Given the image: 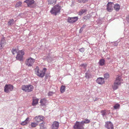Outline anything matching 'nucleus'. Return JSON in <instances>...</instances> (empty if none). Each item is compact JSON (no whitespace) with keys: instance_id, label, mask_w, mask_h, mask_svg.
<instances>
[{"instance_id":"f257e3e1","label":"nucleus","mask_w":129,"mask_h":129,"mask_svg":"<svg viewBox=\"0 0 129 129\" xmlns=\"http://www.w3.org/2000/svg\"><path fill=\"white\" fill-rule=\"evenodd\" d=\"M61 9V8L60 6H59L58 4H57L54 6L52 8L50 11V12L51 14L56 15L60 13Z\"/></svg>"},{"instance_id":"f03ea898","label":"nucleus","mask_w":129,"mask_h":129,"mask_svg":"<svg viewBox=\"0 0 129 129\" xmlns=\"http://www.w3.org/2000/svg\"><path fill=\"white\" fill-rule=\"evenodd\" d=\"M122 81L120 76H118L116 78L112 87L113 90H116L118 88V86L120 85Z\"/></svg>"},{"instance_id":"7ed1b4c3","label":"nucleus","mask_w":129,"mask_h":129,"mask_svg":"<svg viewBox=\"0 0 129 129\" xmlns=\"http://www.w3.org/2000/svg\"><path fill=\"white\" fill-rule=\"evenodd\" d=\"M46 69V68H44L43 71H39V67H37L35 70V73L39 77H43L45 74V73Z\"/></svg>"},{"instance_id":"20e7f679","label":"nucleus","mask_w":129,"mask_h":129,"mask_svg":"<svg viewBox=\"0 0 129 129\" xmlns=\"http://www.w3.org/2000/svg\"><path fill=\"white\" fill-rule=\"evenodd\" d=\"M34 87L31 85H24L22 86V89L26 92H30L32 91Z\"/></svg>"},{"instance_id":"39448f33","label":"nucleus","mask_w":129,"mask_h":129,"mask_svg":"<svg viewBox=\"0 0 129 129\" xmlns=\"http://www.w3.org/2000/svg\"><path fill=\"white\" fill-rule=\"evenodd\" d=\"M24 54V52L23 51H19L17 53V55L16 57V59L21 61H23V55Z\"/></svg>"},{"instance_id":"423d86ee","label":"nucleus","mask_w":129,"mask_h":129,"mask_svg":"<svg viewBox=\"0 0 129 129\" xmlns=\"http://www.w3.org/2000/svg\"><path fill=\"white\" fill-rule=\"evenodd\" d=\"M30 8H34L36 7V5L34 0H26L24 1Z\"/></svg>"},{"instance_id":"0eeeda50","label":"nucleus","mask_w":129,"mask_h":129,"mask_svg":"<svg viewBox=\"0 0 129 129\" xmlns=\"http://www.w3.org/2000/svg\"><path fill=\"white\" fill-rule=\"evenodd\" d=\"M84 126L81 122L77 121L74 126V129H84Z\"/></svg>"},{"instance_id":"6e6552de","label":"nucleus","mask_w":129,"mask_h":129,"mask_svg":"<svg viewBox=\"0 0 129 129\" xmlns=\"http://www.w3.org/2000/svg\"><path fill=\"white\" fill-rule=\"evenodd\" d=\"M35 59L31 57L30 58L26 60V64L29 67L32 66L35 61Z\"/></svg>"},{"instance_id":"1a4fd4ad","label":"nucleus","mask_w":129,"mask_h":129,"mask_svg":"<svg viewBox=\"0 0 129 129\" xmlns=\"http://www.w3.org/2000/svg\"><path fill=\"white\" fill-rule=\"evenodd\" d=\"M13 88V86L12 85H6L4 87L5 92L6 93H8L12 90Z\"/></svg>"},{"instance_id":"9d476101","label":"nucleus","mask_w":129,"mask_h":129,"mask_svg":"<svg viewBox=\"0 0 129 129\" xmlns=\"http://www.w3.org/2000/svg\"><path fill=\"white\" fill-rule=\"evenodd\" d=\"M114 4L112 2H109L107 4V9L109 12H111L113 10Z\"/></svg>"},{"instance_id":"9b49d317","label":"nucleus","mask_w":129,"mask_h":129,"mask_svg":"<svg viewBox=\"0 0 129 129\" xmlns=\"http://www.w3.org/2000/svg\"><path fill=\"white\" fill-rule=\"evenodd\" d=\"M105 126L108 129H113V124L110 122H106Z\"/></svg>"},{"instance_id":"f8f14e48","label":"nucleus","mask_w":129,"mask_h":129,"mask_svg":"<svg viewBox=\"0 0 129 129\" xmlns=\"http://www.w3.org/2000/svg\"><path fill=\"white\" fill-rule=\"evenodd\" d=\"M59 126V122L56 121L53 122L51 125L52 129H58Z\"/></svg>"},{"instance_id":"ddd939ff","label":"nucleus","mask_w":129,"mask_h":129,"mask_svg":"<svg viewBox=\"0 0 129 129\" xmlns=\"http://www.w3.org/2000/svg\"><path fill=\"white\" fill-rule=\"evenodd\" d=\"M44 117L42 116H39L38 117L36 116L35 118V121L38 123L39 122L43 121Z\"/></svg>"},{"instance_id":"4468645a","label":"nucleus","mask_w":129,"mask_h":129,"mask_svg":"<svg viewBox=\"0 0 129 129\" xmlns=\"http://www.w3.org/2000/svg\"><path fill=\"white\" fill-rule=\"evenodd\" d=\"M6 44L5 40L4 38L2 39L0 43V48L2 49L4 46Z\"/></svg>"},{"instance_id":"2eb2a0df","label":"nucleus","mask_w":129,"mask_h":129,"mask_svg":"<svg viewBox=\"0 0 129 129\" xmlns=\"http://www.w3.org/2000/svg\"><path fill=\"white\" fill-rule=\"evenodd\" d=\"M96 82L99 84H102L104 82V78L101 77L99 78L96 80Z\"/></svg>"},{"instance_id":"dca6fc26","label":"nucleus","mask_w":129,"mask_h":129,"mask_svg":"<svg viewBox=\"0 0 129 129\" xmlns=\"http://www.w3.org/2000/svg\"><path fill=\"white\" fill-rule=\"evenodd\" d=\"M39 99H38L34 98L33 99L32 105L34 106H36L38 103Z\"/></svg>"},{"instance_id":"f3484780","label":"nucleus","mask_w":129,"mask_h":129,"mask_svg":"<svg viewBox=\"0 0 129 129\" xmlns=\"http://www.w3.org/2000/svg\"><path fill=\"white\" fill-rule=\"evenodd\" d=\"M46 102L47 100L45 98L41 99L40 102L41 103L40 105L42 106H45Z\"/></svg>"},{"instance_id":"a211bd4d","label":"nucleus","mask_w":129,"mask_h":129,"mask_svg":"<svg viewBox=\"0 0 129 129\" xmlns=\"http://www.w3.org/2000/svg\"><path fill=\"white\" fill-rule=\"evenodd\" d=\"M47 1L48 4L54 5L56 3L57 0H47Z\"/></svg>"},{"instance_id":"6ab92c4d","label":"nucleus","mask_w":129,"mask_h":129,"mask_svg":"<svg viewBox=\"0 0 129 129\" xmlns=\"http://www.w3.org/2000/svg\"><path fill=\"white\" fill-rule=\"evenodd\" d=\"M114 9L116 11H118L120 8V6L119 4H116L114 5Z\"/></svg>"},{"instance_id":"aec40b11","label":"nucleus","mask_w":129,"mask_h":129,"mask_svg":"<svg viewBox=\"0 0 129 129\" xmlns=\"http://www.w3.org/2000/svg\"><path fill=\"white\" fill-rule=\"evenodd\" d=\"M90 120L88 119H85L84 120H83L82 121H81L83 125L84 126V124L88 123L90 122Z\"/></svg>"},{"instance_id":"412c9836","label":"nucleus","mask_w":129,"mask_h":129,"mask_svg":"<svg viewBox=\"0 0 129 129\" xmlns=\"http://www.w3.org/2000/svg\"><path fill=\"white\" fill-rule=\"evenodd\" d=\"M45 124V122H43L41 123L39 125L40 126V129H45L46 127H45L44 124Z\"/></svg>"},{"instance_id":"4be33fe9","label":"nucleus","mask_w":129,"mask_h":129,"mask_svg":"<svg viewBox=\"0 0 129 129\" xmlns=\"http://www.w3.org/2000/svg\"><path fill=\"white\" fill-rule=\"evenodd\" d=\"M14 23V21L13 19H10L8 23V25H11L13 24Z\"/></svg>"},{"instance_id":"5701e85b","label":"nucleus","mask_w":129,"mask_h":129,"mask_svg":"<svg viewBox=\"0 0 129 129\" xmlns=\"http://www.w3.org/2000/svg\"><path fill=\"white\" fill-rule=\"evenodd\" d=\"M105 61L104 59H101L99 62L100 65L102 66L104 65L105 63Z\"/></svg>"},{"instance_id":"b1692460","label":"nucleus","mask_w":129,"mask_h":129,"mask_svg":"<svg viewBox=\"0 0 129 129\" xmlns=\"http://www.w3.org/2000/svg\"><path fill=\"white\" fill-rule=\"evenodd\" d=\"M65 87L64 86L62 85L61 87L60 91L61 93H62L65 91Z\"/></svg>"},{"instance_id":"393cba45","label":"nucleus","mask_w":129,"mask_h":129,"mask_svg":"<svg viewBox=\"0 0 129 129\" xmlns=\"http://www.w3.org/2000/svg\"><path fill=\"white\" fill-rule=\"evenodd\" d=\"M38 125V123L37 122L36 123L34 122H32L31 124V126L33 127H36Z\"/></svg>"},{"instance_id":"a878e982","label":"nucleus","mask_w":129,"mask_h":129,"mask_svg":"<svg viewBox=\"0 0 129 129\" xmlns=\"http://www.w3.org/2000/svg\"><path fill=\"white\" fill-rule=\"evenodd\" d=\"M86 10H85L82 9L79 12V14L80 15H81L83 14L85 12Z\"/></svg>"},{"instance_id":"bb28decb","label":"nucleus","mask_w":129,"mask_h":129,"mask_svg":"<svg viewBox=\"0 0 129 129\" xmlns=\"http://www.w3.org/2000/svg\"><path fill=\"white\" fill-rule=\"evenodd\" d=\"M91 76V74L88 72H87L85 73V77L86 78H89Z\"/></svg>"},{"instance_id":"cd10ccee","label":"nucleus","mask_w":129,"mask_h":129,"mask_svg":"<svg viewBox=\"0 0 129 129\" xmlns=\"http://www.w3.org/2000/svg\"><path fill=\"white\" fill-rule=\"evenodd\" d=\"M68 21L69 22L71 23H73V22L72 19V17H69L68 19Z\"/></svg>"},{"instance_id":"c85d7f7f","label":"nucleus","mask_w":129,"mask_h":129,"mask_svg":"<svg viewBox=\"0 0 129 129\" xmlns=\"http://www.w3.org/2000/svg\"><path fill=\"white\" fill-rule=\"evenodd\" d=\"M101 113H102V115L103 117L104 116H106L107 114L106 110H102Z\"/></svg>"},{"instance_id":"c756f323","label":"nucleus","mask_w":129,"mask_h":129,"mask_svg":"<svg viewBox=\"0 0 129 129\" xmlns=\"http://www.w3.org/2000/svg\"><path fill=\"white\" fill-rule=\"evenodd\" d=\"M78 18L77 17H72V19L73 22V23H75L77 21L78 19Z\"/></svg>"},{"instance_id":"7c9ffc66","label":"nucleus","mask_w":129,"mask_h":129,"mask_svg":"<svg viewBox=\"0 0 129 129\" xmlns=\"http://www.w3.org/2000/svg\"><path fill=\"white\" fill-rule=\"evenodd\" d=\"M22 3L20 2H17L15 5L16 7H19V6H21Z\"/></svg>"},{"instance_id":"2f4dec72","label":"nucleus","mask_w":129,"mask_h":129,"mask_svg":"<svg viewBox=\"0 0 129 129\" xmlns=\"http://www.w3.org/2000/svg\"><path fill=\"white\" fill-rule=\"evenodd\" d=\"M18 50H17L15 49H13L12 50V52L13 55H14L17 52Z\"/></svg>"},{"instance_id":"473e14b6","label":"nucleus","mask_w":129,"mask_h":129,"mask_svg":"<svg viewBox=\"0 0 129 129\" xmlns=\"http://www.w3.org/2000/svg\"><path fill=\"white\" fill-rule=\"evenodd\" d=\"M120 105L119 104H116L114 106V109H119L120 107Z\"/></svg>"},{"instance_id":"72a5a7b5","label":"nucleus","mask_w":129,"mask_h":129,"mask_svg":"<svg viewBox=\"0 0 129 129\" xmlns=\"http://www.w3.org/2000/svg\"><path fill=\"white\" fill-rule=\"evenodd\" d=\"M109 77V75L108 73H106L104 75V78L106 79H107Z\"/></svg>"},{"instance_id":"f704fd0d","label":"nucleus","mask_w":129,"mask_h":129,"mask_svg":"<svg viewBox=\"0 0 129 129\" xmlns=\"http://www.w3.org/2000/svg\"><path fill=\"white\" fill-rule=\"evenodd\" d=\"M87 66V64L86 63L81 64L80 66L85 69Z\"/></svg>"},{"instance_id":"c9c22d12","label":"nucleus","mask_w":129,"mask_h":129,"mask_svg":"<svg viewBox=\"0 0 129 129\" xmlns=\"http://www.w3.org/2000/svg\"><path fill=\"white\" fill-rule=\"evenodd\" d=\"M31 118H30L29 117H28L25 120V121L27 122V123H28L29 121L31 120Z\"/></svg>"},{"instance_id":"e433bc0d","label":"nucleus","mask_w":129,"mask_h":129,"mask_svg":"<svg viewBox=\"0 0 129 129\" xmlns=\"http://www.w3.org/2000/svg\"><path fill=\"white\" fill-rule=\"evenodd\" d=\"M28 123L27 122H26L25 120L24 121H23L22 122V123H21V125H26Z\"/></svg>"},{"instance_id":"4c0bfd02","label":"nucleus","mask_w":129,"mask_h":129,"mask_svg":"<svg viewBox=\"0 0 129 129\" xmlns=\"http://www.w3.org/2000/svg\"><path fill=\"white\" fill-rule=\"evenodd\" d=\"M79 50L80 51L82 52H84L85 50L84 48H81L79 49Z\"/></svg>"},{"instance_id":"58836bf2","label":"nucleus","mask_w":129,"mask_h":129,"mask_svg":"<svg viewBox=\"0 0 129 129\" xmlns=\"http://www.w3.org/2000/svg\"><path fill=\"white\" fill-rule=\"evenodd\" d=\"M126 20L129 23V15H128L126 16Z\"/></svg>"},{"instance_id":"ea45409f","label":"nucleus","mask_w":129,"mask_h":129,"mask_svg":"<svg viewBox=\"0 0 129 129\" xmlns=\"http://www.w3.org/2000/svg\"><path fill=\"white\" fill-rule=\"evenodd\" d=\"M83 27H82L79 30V33H81L83 31Z\"/></svg>"},{"instance_id":"a19ab883","label":"nucleus","mask_w":129,"mask_h":129,"mask_svg":"<svg viewBox=\"0 0 129 129\" xmlns=\"http://www.w3.org/2000/svg\"><path fill=\"white\" fill-rule=\"evenodd\" d=\"M53 94V93L52 92H49V93H48V95L49 96H51Z\"/></svg>"},{"instance_id":"79ce46f5","label":"nucleus","mask_w":129,"mask_h":129,"mask_svg":"<svg viewBox=\"0 0 129 129\" xmlns=\"http://www.w3.org/2000/svg\"><path fill=\"white\" fill-rule=\"evenodd\" d=\"M83 0H78V2L80 3H83Z\"/></svg>"},{"instance_id":"37998d69","label":"nucleus","mask_w":129,"mask_h":129,"mask_svg":"<svg viewBox=\"0 0 129 129\" xmlns=\"http://www.w3.org/2000/svg\"><path fill=\"white\" fill-rule=\"evenodd\" d=\"M83 3H85L86 2H87L88 1V0H83Z\"/></svg>"},{"instance_id":"c03bdc74","label":"nucleus","mask_w":129,"mask_h":129,"mask_svg":"<svg viewBox=\"0 0 129 129\" xmlns=\"http://www.w3.org/2000/svg\"><path fill=\"white\" fill-rule=\"evenodd\" d=\"M117 43H114V46H117Z\"/></svg>"},{"instance_id":"a18cd8bd","label":"nucleus","mask_w":129,"mask_h":129,"mask_svg":"<svg viewBox=\"0 0 129 129\" xmlns=\"http://www.w3.org/2000/svg\"><path fill=\"white\" fill-rule=\"evenodd\" d=\"M47 59H48V58H49V59H51V57H50L49 56H47Z\"/></svg>"},{"instance_id":"49530a36","label":"nucleus","mask_w":129,"mask_h":129,"mask_svg":"<svg viewBox=\"0 0 129 129\" xmlns=\"http://www.w3.org/2000/svg\"><path fill=\"white\" fill-rule=\"evenodd\" d=\"M86 25H84L82 27H83V28L85 26H86Z\"/></svg>"},{"instance_id":"de8ad7c7","label":"nucleus","mask_w":129,"mask_h":129,"mask_svg":"<svg viewBox=\"0 0 129 129\" xmlns=\"http://www.w3.org/2000/svg\"><path fill=\"white\" fill-rule=\"evenodd\" d=\"M110 59V58H108V57L107 58V59Z\"/></svg>"}]
</instances>
